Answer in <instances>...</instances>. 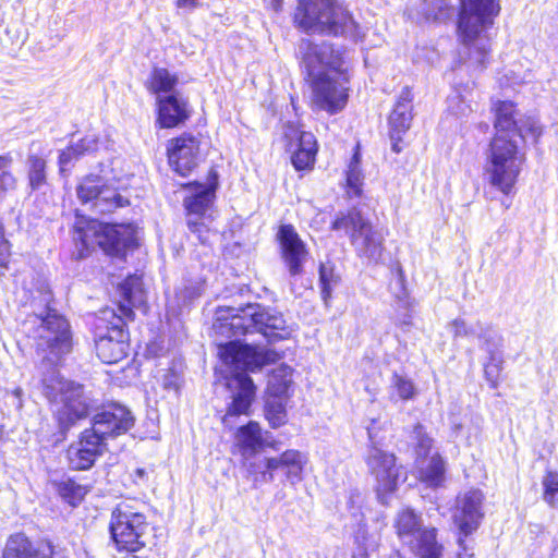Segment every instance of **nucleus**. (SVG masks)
<instances>
[{
  "label": "nucleus",
  "mask_w": 558,
  "mask_h": 558,
  "mask_svg": "<svg viewBox=\"0 0 558 558\" xmlns=\"http://www.w3.org/2000/svg\"><path fill=\"white\" fill-rule=\"evenodd\" d=\"M495 136L486 151L484 177L487 183L506 196L512 195L525 162L522 144L527 133L534 138L542 133L534 119H523L512 101H496Z\"/></svg>",
  "instance_id": "1"
},
{
  "label": "nucleus",
  "mask_w": 558,
  "mask_h": 558,
  "mask_svg": "<svg viewBox=\"0 0 558 558\" xmlns=\"http://www.w3.org/2000/svg\"><path fill=\"white\" fill-rule=\"evenodd\" d=\"M299 53L310 81L313 104L330 114L341 111L349 89L341 50L327 41L314 44L302 39Z\"/></svg>",
  "instance_id": "2"
},
{
  "label": "nucleus",
  "mask_w": 558,
  "mask_h": 558,
  "mask_svg": "<svg viewBox=\"0 0 558 558\" xmlns=\"http://www.w3.org/2000/svg\"><path fill=\"white\" fill-rule=\"evenodd\" d=\"M218 354L231 375L227 385L232 390V401L227 408L222 423L227 427H232L233 418L243 414L248 415L255 397V385L246 372H256L264 365L275 362L277 354L271 350L235 340L221 344Z\"/></svg>",
  "instance_id": "3"
},
{
  "label": "nucleus",
  "mask_w": 558,
  "mask_h": 558,
  "mask_svg": "<svg viewBox=\"0 0 558 558\" xmlns=\"http://www.w3.org/2000/svg\"><path fill=\"white\" fill-rule=\"evenodd\" d=\"M216 331L226 337H240L259 332L269 341L284 339L289 331L282 314L259 304L218 311Z\"/></svg>",
  "instance_id": "4"
},
{
  "label": "nucleus",
  "mask_w": 558,
  "mask_h": 558,
  "mask_svg": "<svg viewBox=\"0 0 558 558\" xmlns=\"http://www.w3.org/2000/svg\"><path fill=\"white\" fill-rule=\"evenodd\" d=\"M43 393L53 407V416L62 434H66L89 413L90 399L84 387L64 379L54 369L43 378Z\"/></svg>",
  "instance_id": "5"
},
{
  "label": "nucleus",
  "mask_w": 558,
  "mask_h": 558,
  "mask_svg": "<svg viewBox=\"0 0 558 558\" xmlns=\"http://www.w3.org/2000/svg\"><path fill=\"white\" fill-rule=\"evenodd\" d=\"M460 5L459 36L463 45L470 48L472 58L484 65L489 45L483 34L499 14V3L496 0H460Z\"/></svg>",
  "instance_id": "6"
},
{
  "label": "nucleus",
  "mask_w": 558,
  "mask_h": 558,
  "mask_svg": "<svg viewBox=\"0 0 558 558\" xmlns=\"http://www.w3.org/2000/svg\"><path fill=\"white\" fill-rule=\"evenodd\" d=\"M136 227L132 223H102L96 219L76 216L74 241L82 250L99 246L108 255L120 256L136 245Z\"/></svg>",
  "instance_id": "7"
},
{
  "label": "nucleus",
  "mask_w": 558,
  "mask_h": 558,
  "mask_svg": "<svg viewBox=\"0 0 558 558\" xmlns=\"http://www.w3.org/2000/svg\"><path fill=\"white\" fill-rule=\"evenodd\" d=\"M294 22L308 33L343 35L355 29L350 13L336 0H299Z\"/></svg>",
  "instance_id": "8"
},
{
  "label": "nucleus",
  "mask_w": 558,
  "mask_h": 558,
  "mask_svg": "<svg viewBox=\"0 0 558 558\" xmlns=\"http://www.w3.org/2000/svg\"><path fill=\"white\" fill-rule=\"evenodd\" d=\"M393 529L402 545L416 558H440L442 545L437 539V530L424 525L421 513L411 508L401 509L393 519Z\"/></svg>",
  "instance_id": "9"
},
{
  "label": "nucleus",
  "mask_w": 558,
  "mask_h": 558,
  "mask_svg": "<svg viewBox=\"0 0 558 558\" xmlns=\"http://www.w3.org/2000/svg\"><path fill=\"white\" fill-rule=\"evenodd\" d=\"M332 229L344 230L360 257L373 264L380 262L385 235L360 210L353 208L339 215L332 222Z\"/></svg>",
  "instance_id": "10"
},
{
  "label": "nucleus",
  "mask_w": 558,
  "mask_h": 558,
  "mask_svg": "<svg viewBox=\"0 0 558 558\" xmlns=\"http://www.w3.org/2000/svg\"><path fill=\"white\" fill-rule=\"evenodd\" d=\"M146 517L132 505L121 502L113 510L110 532L119 550L135 553L146 546Z\"/></svg>",
  "instance_id": "11"
},
{
  "label": "nucleus",
  "mask_w": 558,
  "mask_h": 558,
  "mask_svg": "<svg viewBox=\"0 0 558 558\" xmlns=\"http://www.w3.org/2000/svg\"><path fill=\"white\" fill-rule=\"evenodd\" d=\"M37 328V350L56 364L62 355L68 354L72 347L69 323L54 311H48L45 317H39Z\"/></svg>",
  "instance_id": "12"
},
{
  "label": "nucleus",
  "mask_w": 558,
  "mask_h": 558,
  "mask_svg": "<svg viewBox=\"0 0 558 558\" xmlns=\"http://www.w3.org/2000/svg\"><path fill=\"white\" fill-rule=\"evenodd\" d=\"M367 435L372 445L367 451L366 464L376 478L378 499L381 504H387V495L397 488L402 473L396 464V457L375 445V435L372 427H367Z\"/></svg>",
  "instance_id": "13"
},
{
  "label": "nucleus",
  "mask_w": 558,
  "mask_h": 558,
  "mask_svg": "<svg viewBox=\"0 0 558 558\" xmlns=\"http://www.w3.org/2000/svg\"><path fill=\"white\" fill-rule=\"evenodd\" d=\"M185 189L187 195L183 204L187 211L189 229L197 234L201 242H205L207 238L204 233L209 231L206 221L213 219L215 187L194 182L189 183Z\"/></svg>",
  "instance_id": "14"
},
{
  "label": "nucleus",
  "mask_w": 558,
  "mask_h": 558,
  "mask_svg": "<svg viewBox=\"0 0 558 558\" xmlns=\"http://www.w3.org/2000/svg\"><path fill=\"white\" fill-rule=\"evenodd\" d=\"M76 195L83 205H89L90 209L99 214L111 213L129 205L126 198L98 175L83 178L76 187Z\"/></svg>",
  "instance_id": "15"
},
{
  "label": "nucleus",
  "mask_w": 558,
  "mask_h": 558,
  "mask_svg": "<svg viewBox=\"0 0 558 558\" xmlns=\"http://www.w3.org/2000/svg\"><path fill=\"white\" fill-rule=\"evenodd\" d=\"M167 149L170 166L183 177L190 173L202 158L201 140L192 134L172 138Z\"/></svg>",
  "instance_id": "16"
},
{
  "label": "nucleus",
  "mask_w": 558,
  "mask_h": 558,
  "mask_svg": "<svg viewBox=\"0 0 558 558\" xmlns=\"http://www.w3.org/2000/svg\"><path fill=\"white\" fill-rule=\"evenodd\" d=\"M483 499L484 496L478 489H470L457 497L452 519L461 536H469L480 526Z\"/></svg>",
  "instance_id": "17"
},
{
  "label": "nucleus",
  "mask_w": 558,
  "mask_h": 558,
  "mask_svg": "<svg viewBox=\"0 0 558 558\" xmlns=\"http://www.w3.org/2000/svg\"><path fill=\"white\" fill-rule=\"evenodd\" d=\"M134 425L131 411L121 404H110L93 417L90 427L106 442L110 437L126 433Z\"/></svg>",
  "instance_id": "18"
},
{
  "label": "nucleus",
  "mask_w": 558,
  "mask_h": 558,
  "mask_svg": "<svg viewBox=\"0 0 558 558\" xmlns=\"http://www.w3.org/2000/svg\"><path fill=\"white\" fill-rule=\"evenodd\" d=\"M92 428L85 429L80 439L66 450L69 464L74 470L90 469L98 457L107 450V444Z\"/></svg>",
  "instance_id": "19"
},
{
  "label": "nucleus",
  "mask_w": 558,
  "mask_h": 558,
  "mask_svg": "<svg viewBox=\"0 0 558 558\" xmlns=\"http://www.w3.org/2000/svg\"><path fill=\"white\" fill-rule=\"evenodd\" d=\"M116 323L108 328L107 333L98 335L95 347L98 357L106 364H114L128 354V333L123 328L121 317H114Z\"/></svg>",
  "instance_id": "20"
},
{
  "label": "nucleus",
  "mask_w": 558,
  "mask_h": 558,
  "mask_svg": "<svg viewBox=\"0 0 558 558\" xmlns=\"http://www.w3.org/2000/svg\"><path fill=\"white\" fill-rule=\"evenodd\" d=\"M282 259L291 276H298L303 271L308 252L303 240L291 225H283L277 233Z\"/></svg>",
  "instance_id": "21"
},
{
  "label": "nucleus",
  "mask_w": 558,
  "mask_h": 558,
  "mask_svg": "<svg viewBox=\"0 0 558 558\" xmlns=\"http://www.w3.org/2000/svg\"><path fill=\"white\" fill-rule=\"evenodd\" d=\"M412 94L409 88H404L395 105L389 117L391 148L395 153H400L399 142L402 135L410 129L412 121Z\"/></svg>",
  "instance_id": "22"
},
{
  "label": "nucleus",
  "mask_w": 558,
  "mask_h": 558,
  "mask_svg": "<svg viewBox=\"0 0 558 558\" xmlns=\"http://www.w3.org/2000/svg\"><path fill=\"white\" fill-rule=\"evenodd\" d=\"M287 137L295 138V142L290 143V149H294L291 156V161L295 170H308L315 163L317 154V141L311 132L292 130L291 133H286Z\"/></svg>",
  "instance_id": "23"
},
{
  "label": "nucleus",
  "mask_w": 558,
  "mask_h": 558,
  "mask_svg": "<svg viewBox=\"0 0 558 558\" xmlns=\"http://www.w3.org/2000/svg\"><path fill=\"white\" fill-rule=\"evenodd\" d=\"M2 558H66L61 551L48 546L47 551L36 549L24 534L11 535L4 546Z\"/></svg>",
  "instance_id": "24"
},
{
  "label": "nucleus",
  "mask_w": 558,
  "mask_h": 558,
  "mask_svg": "<svg viewBox=\"0 0 558 558\" xmlns=\"http://www.w3.org/2000/svg\"><path fill=\"white\" fill-rule=\"evenodd\" d=\"M234 439L244 460L253 458L267 445V437L263 435L259 424L254 421L239 427Z\"/></svg>",
  "instance_id": "25"
},
{
  "label": "nucleus",
  "mask_w": 558,
  "mask_h": 558,
  "mask_svg": "<svg viewBox=\"0 0 558 558\" xmlns=\"http://www.w3.org/2000/svg\"><path fill=\"white\" fill-rule=\"evenodd\" d=\"M449 330L454 338L459 337H474L480 341V347L484 348L486 344H494V340L500 335L488 324L481 320L468 323L464 318L458 317L450 322Z\"/></svg>",
  "instance_id": "26"
},
{
  "label": "nucleus",
  "mask_w": 558,
  "mask_h": 558,
  "mask_svg": "<svg viewBox=\"0 0 558 558\" xmlns=\"http://www.w3.org/2000/svg\"><path fill=\"white\" fill-rule=\"evenodd\" d=\"M416 468L418 470V478L426 486L432 488L441 487L445 483V461L438 454L427 459H416Z\"/></svg>",
  "instance_id": "27"
},
{
  "label": "nucleus",
  "mask_w": 558,
  "mask_h": 558,
  "mask_svg": "<svg viewBox=\"0 0 558 558\" xmlns=\"http://www.w3.org/2000/svg\"><path fill=\"white\" fill-rule=\"evenodd\" d=\"M158 120L162 128H173L187 118L186 105L174 95L158 98Z\"/></svg>",
  "instance_id": "28"
},
{
  "label": "nucleus",
  "mask_w": 558,
  "mask_h": 558,
  "mask_svg": "<svg viewBox=\"0 0 558 558\" xmlns=\"http://www.w3.org/2000/svg\"><path fill=\"white\" fill-rule=\"evenodd\" d=\"M119 292L126 303L120 305V310L125 316L133 314L132 307H137L144 303L143 282L140 276H129L119 284Z\"/></svg>",
  "instance_id": "29"
},
{
  "label": "nucleus",
  "mask_w": 558,
  "mask_h": 558,
  "mask_svg": "<svg viewBox=\"0 0 558 558\" xmlns=\"http://www.w3.org/2000/svg\"><path fill=\"white\" fill-rule=\"evenodd\" d=\"M277 471L284 472L287 481L291 484L301 482L304 465L307 462L306 456L298 450H286L279 458H276Z\"/></svg>",
  "instance_id": "30"
},
{
  "label": "nucleus",
  "mask_w": 558,
  "mask_h": 558,
  "mask_svg": "<svg viewBox=\"0 0 558 558\" xmlns=\"http://www.w3.org/2000/svg\"><path fill=\"white\" fill-rule=\"evenodd\" d=\"M244 465L253 477L255 485L270 483L275 480L274 473L277 471L276 458L254 456L248 460H244Z\"/></svg>",
  "instance_id": "31"
},
{
  "label": "nucleus",
  "mask_w": 558,
  "mask_h": 558,
  "mask_svg": "<svg viewBox=\"0 0 558 558\" xmlns=\"http://www.w3.org/2000/svg\"><path fill=\"white\" fill-rule=\"evenodd\" d=\"M502 339L497 337L494 344H486L482 348L488 354V362L484 365V373L486 379L490 383L493 388L497 387L500 372L502 369V353H501Z\"/></svg>",
  "instance_id": "32"
},
{
  "label": "nucleus",
  "mask_w": 558,
  "mask_h": 558,
  "mask_svg": "<svg viewBox=\"0 0 558 558\" xmlns=\"http://www.w3.org/2000/svg\"><path fill=\"white\" fill-rule=\"evenodd\" d=\"M347 193L350 197H360L363 191L364 173L361 168L360 146L356 145L355 151L345 171Z\"/></svg>",
  "instance_id": "33"
},
{
  "label": "nucleus",
  "mask_w": 558,
  "mask_h": 558,
  "mask_svg": "<svg viewBox=\"0 0 558 558\" xmlns=\"http://www.w3.org/2000/svg\"><path fill=\"white\" fill-rule=\"evenodd\" d=\"M416 389L413 381L402 375L395 373L390 380V399L397 396L400 400L408 401L415 397Z\"/></svg>",
  "instance_id": "34"
},
{
  "label": "nucleus",
  "mask_w": 558,
  "mask_h": 558,
  "mask_svg": "<svg viewBox=\"0 0 558 558\" xmlns=\"http://www.w3.org/2000/svg\"><path fill=\"white\" fill-rule=\"evenodd\" d=\"M87 492V487L82 486L72 480L62 481L58 484L59 495L64 501L73 507L83 500Z\"/></svg>",
  "instance_id": "35"
},
{
  "label": "nucleus",
  "mask_w": 558,
  "mask_h": 558,
  "mask_svg": "<svg viewBox=\"0 0 558 558\" xmlns=\"http://www.w3.org/2000/svg\"><path fill=\"white\" fill-rule=\"evenodd\" d=\"M27 165L29 185L33 190H37L46 183V160L32 154L27 158Z\"/></svg>",
  "instance_id": "36"
},
{
  "label": "nucleus",
  "mask_w": 558,
  "mask_h": 558,
  "mask_svg": "<svg viewBox=\"0 0 558 558\" xmlns=\"http://www.w3.org/2000/svg\"><path fill=\"white\" fill-rule=\"evenodd\" d=\"M178 83L175 75L171 74L167 69L156 68L151 73L150 89L158 93L171 92Z\"/></svg>",
  "instance_id": "37"
},
{
  "label": "nucleus",
  "mask_w": 558,
  "mask_h": 558,
  "mask_svg": "<svg viewBox=\"0 0 558 558\" xmlns=\"http://www.w3.org/2000/svg\"><path fill=\"white\" fill-rule=\"evenodd\" d=\"M265 415L271 427L277 428L286 423L287 413L282 400L278 397H270L266 401Z\"/></svg>",
  "instance_id": "38"
},
{
  "label": "nucleus",
  "mask_w": 558,
  "mask_h": 558,
  "mask_svg": "<svg viewBox=\"0 0 558 558\" xmlns=\"http://www.w3.org/2000/svg\"><path fill=\"white\" fill-rule=\"evenodd\" d=\"M380 529L381 526H379L378 530L375 532H369L366 525H362L357 530L355 541L364 550V556H367L369 551H375L379 546Z\"/></svg>",
  "instance_id": "39"
},
{
  "label": "nucleus",
  "mask_w": 558,
  "mask_h": 558,
  "mask_svg": "<svg viewBox=\"0 0 558 558\" xmlns=\"http://www.w3.org/2000/svg\"><path fill=\"white\" fill-rule=\"evenodd\" d=\"M447 109L457 117H465L473 111L470 100L457 89L448 96Z\"/></svg>",
  "instance_id": "40"
},
{
  "label": "nucleus",
  "mask_w": 558,
  "mask_h": 558,
  "mask_svg": "<svg viewBox=\"0 0 558 558\" xmlns=\"http://www.w3.org/2000/svg\"><path fill=\"white\" fill-rule=\"evenodd\" d=\"M542 484L544 487V501L550 507H556L558 504V472L548 471Z\"/></svg>",
  "instance_id": "41"
},
{
  "label": "nucleus",
  "mask_w": 558,
  "mask_h": 558,
  "mask_svg": "<svg viewBox=\"0 0 558 558\" xmlns=\"http://www.w3.org/2000/svg\"><path fill=\"white\" fill-rule=\"evenodd\" d=\"M75 149L77 159L85 155L92 154L98 149V138L94 134H88L75 143H71Z\"/></svg>",
  "instance_id": "42"
},
{
  "label": "nucleus",
  "mask_w": 558,
  "mask_h": 558,
  "mask_svg": "<svg viewBox=\"0 0 558 558\" xmlns=\"http://www.w3.org/2000/svg\"><path fill=\"white\" fill-rule=\"evenodd\" d=\"M414 435L417 440L416 444V459H426L432 448V438L424 432L421 425L414 427Z\"/></svg>",
  "instance_id": "43"
},
{
  "label": "nucleus",
  "mask_w": 558,
  "mask_h": 558,
  "mask_svg": "<svg viewBox=\"0 0 558 558\" xmlns=\"http://www.w3.org/2000/svg\"><path fill=\"white\" fill-rule=\"evenodd\" d=\"M319 279L322 284V294L326 300L330 296L332 284L337 281L333 269L327 265H322L319 269Z\"/></svg>",
  "instance_id": "44"
},
{
  "label": "nucleus",
  "mask_w": 558,
  "mask_h": 558,
  "mask_svg": "<svg viewBox=\"0 0 558 558\" xmlns=\"http://www.w3.org/2000/svg\"><path fill=\"white\" fill-rule=\"evenodd\" d=\"M75 155V149H73L72 145H69L65 149L60 151L58 161L60 173L63 174L69 171L74 162L78 160Z\"/></svg>",
  "instance_id": "45"
},
{
  "label": "nucleus",
  "mask_w": 558,
  "mask_h": 558,
  "mask_svg": "<svg viewBox=\"0 0 558 558\" xmlns=\"http://www.w3.org/2000/svg\"><path fill=\"white\" fill-rule=\"evenodd\" d=\"M434 1L436 2L437 11L428 10L426 13V17L428 20L440 21V20L448 17L451 14L450 8H449L448 3L446 2V0H434Z\"/></svg>",
  "instance_id": "46"
},
{
  "label": "nucleus",
  "mask_w": 558,
  "mask_h": 558,
  "mask_svg": "<svg viewBox=\"0 0 558 558\" xmlns=\"http://www.w3.org/2000/svg\"><path fill=\"white\" fill-rule=\"evenodd\" d=\"M16 179L11 172L0 173V197L4 196L8 192L15 190Z\"/></svg>",
  "instance_id": "47"
},
{
  "label": "nucleus",
  "mask_w": 558,
  "mask_h": 558,
  "mask_svg": "<svg viewBox=\"0 0 558 558\" xmlns=\"http://www.w3.org/2000/svg\"><path fill=\"white\" fill-rule=\"evenodd\" d=\"M10 257V244L3 236V226L0 223V267L5 268Z\"/></svg>",
  "instance_id": "48"
},
{
  "label": "nucleus",
  "mask_w": 558,
  "mask_h": 558,
  "mask_svg": "<svg viewBox=\"0 0 558 558\" xmlns=\"http://www.w3.org/2000/svg\"><path fill=\"white\" fill-rule=\"evenodd\" d=\"M464 423L465 420L462 417H459L454 414L450 416L451 432L456 438L463 436Z\"/></svg>",
  "instance_id": "49"
},
{
  "label": "nucleus",
  "mask_w": 558,
  "mask_h": 558,
  "mask_svg": "<svg viewBox=\"0 0 558 558\" xmlns=\"http://www.w3.org/2000/svg\"><path fill=\"white\" fill-rule=\"evenodd\" d=\"M175 5L178 9L190 12L201 5V0H175Z\"/></svg>",
  "instance_id": "50"
},
{
  "label": "nucleus",
  "mask_w": 558,
  "mask_h": 558,
  "mask_svg": "<svg viewBox=\"0 0 558 558\" xmlns=\"http://www.w3.org/2000/svg\"><path fill=\"white\" fill-rule=\"evenodd\" d=\"M12 157L10 154L1 155L0 156V173L3 172H10L9 169L12 165Z\"/></svg>",
  "instance_id": "51"
},
{
  "label": "nucleus",
  "mask_w": 558,
  "mask_h": 558,
  "mask_svg": "<svg viewBox=\"0 0 558 558\" xmlns=\"http://www.w3.org/2000/svg\"><path fill=\"white\" fill-rule=\"evenodd\" d=\"M398 271V284L400 286L401 288V294L398 295V298L401 300L403 295H405V290H404V277H403V271L401 269V267H398L397 269Z\"/></svg>",
  "instance_id": "52"
},
{
  "label": "nucleus",
  "mask_w": 558,
  "mask_h": 558,
  "mask_svg": "<svg viewBox=\"0 0 558 558\" xmlns=\"http://www.w3.org/2000/svg\"><path fill=\"white\" fill-rule=\"evenodd\" d=\"M165 386H166V388H174V389H177V387H178L175 380L170 379L168 376L165 379Z\"/></svg>",
  "instance_id": "53"
},
{
  "label": "nucleus",
  "mask_w": 558,
  "mask_h": 558,
  "mask_svg": "<svg viewBox=\"0 0 558 558\" xmlns=\"http://www.w3.org/2000/svg\"><path fill=\"white\" fill-rule=\"evenodd\" d=\"M383 558H403L399 550H393L390 555L385 556Z\"/></svg>",
  "instance_id": "54"
},
{
  "label": "nucleus",
  "mask_w": 558,
  "mask_h": 558,
  "mask_svg": "<svg viewBox=\"0 0 558 558\" xmlns=\"http://www.w3.org/2000/svg\"><path fill=\"white\" fill-rule=\"evenodd\" d=\"M282 0H272V5L276 10H279Z\"/></svg>",
  "instance_id": "55"
},
{
  "label": "nucleus",
  "mask_w": 558,
  "mask_h": 558,
  "mask_svg": "<svg viewBox=\"0 0 558 558\" xmlns=\"http://www.w3.org/2000/svg\"><path fill=\"white\" fill-rule=\"evenodd\" d=\"M196 295H198V293H196L194 290L193 291H189V300H192Z\"/></svg>",
  "instance_id": "56"
},
{
  "label": "nucleus",
  "mask_w": 558,
  "mask_h": 558,
  "mask_svg": "<svg viewBox=\"0 0 558 558\" xmlns=\"http://www.w3.org/2000/svg\"><path fill=\"white\" fill-rule=\"evenodd\" d=\"M4 437V428L2 425H0V440H2Z\"/></svg>",
  "instance_id": "57"
},
{
  "label": "nucleus",
  "mask_w": 558,
  "mask_h": 558,
  "mask_svg": "<svg viewBox=\"0 0 558 558\" xmlns=\"http://www.w3.org/2000/svg\"><path fill=\"white\" fill-rule=\"evenodd\" d=\"M463 542H464L463 538L460 536V538H459L460 546H463Z\"/></svg>",
  "instance_id": "58"
},
{
  "label": "nucleus",
  "mask_w": 558,
  "mask_h": 558,
  "mask_svg": "<svg viewBox=\"0 0 558 558\" xmlns=\"http://www.w3.org/2000/svg\"><path fill=\"white\" fill-rule=\"evenodd\" d=\"M187 302H186V296L184 295L183 296V304L185 305Z\"/></svg>",
  "instance_id": "59"
},
{
  "label": "nucleus",
  "mask_w": 558,
  "mask_h": 558,
  "mask_svg": "<svg viewBox=\"0 0 558 558\" xmlns=\"http://www.w3.org/2000/svg\"><path fill=\"white\" fill-rule=\"evenodd\" d=\"M137 472H138L140 475H142L144 473L143 470H138Z\"/></svg>",
  "instance_id": "60"
}]
</instances>
